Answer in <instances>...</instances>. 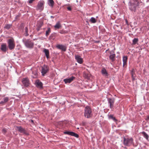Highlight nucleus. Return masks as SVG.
Wrapping results in <instances>:
<instances>
[{
  "mask_svg": "<svg viewBox=\"0 0 149 149\" xmlns=\"http://www.w3.org/2000/svg\"><path fill=\"white\" fill-rule=\"evenodd\" d=\"M92 111L91 108L88 106H86L84 109V116L88 118H91L92 116Z\"/></svg>",
  "mask_w": 149,
  "mask_h": 149,
  "instance_id": "nucleus-1",
  "label": "nucleus"
},
{
  "mask_svg": "<svg viewBox=\"0 0 149 149\" xmlns=\"http://www.w3.org/2000/svg\"><path fill=\"white\" fill-rule=\"evenodd\" d=\"M134 1V2H130L129 6L130 10L132 11L135 12L136 7L139 5V1Z\"/></svg>",
  "mask_w": 149,
  "mask_h": 149,
  "instance_id": "nucleus-2",
  "label": "nucleus"
},
{
  "mask_svg": "<svg viewBox=\"0 0 149 149\" xmlns=\"http://www.w3.org/2000/svg\"><path fill=\"white\" fill-rule=\"evenodd\" d=\"M22 41L26 47L30 49H32L33 47L34 43L30 39H23Z\"/></svg>",
  "mask_w": 149,
  "mask_h": 149,
  "instance_id": "nucleus-3",
  "label": "nucleus"
},
{
  "mask_svg": "<svg viewBox=\"0 0 149 149\" xmlns=\"http://www.w3.org/2000/svg\"><path fill=\"white\" fill-rule=\"evenodd\" d=\"M8 48L10 50L14 49L15 45L14 39L12 38L9 39L8 41Z\"/></svg>",
  "mask_w": 149,
  "mask_h": 149,
  "instance_id": "nucleus-4",
  "label": "nucleus"
},
{
  "mask_svg": "<svg viewBox=\"0 0 149 149\" xmlns=\"http://www.w3.org/2000/svg\"><path fill=\"white\" fill-rule=\"evenodd\" d=\"M133 139L132 138H124L123 143L124 145L127 146H130L133 143Z\"/></svg>",
  "mask_w": 149,
  "mask_h": 149,
  "instance_id": "nucleus-5",
  "label": "nucleus"
},
{
  "mask_svg": "<svg viewBox=\"0 0 149 149\" xmlns=\"http://www.w3.org/2000/svg\"><path fill=\"white\" fill-rule=\"evenodd\" d=\"M45 2L43 1H41L38 2L36 7L37 10H40V11H42L44 8Z\"/></svg>",
  "mask_w": 149,
  "mask_h": 149,
  "instance_id": "nucleus-6",
  "label": "nucleus"
},
{
  "mask_svg": "<svg viewBox=\"0 0 149 149\" xmlns=\"http://www.w3.org/2000/svg\"><path fill=\"white\" fill-rule=\"evenodd\" d=\"M17 130L20 132L21 133H23L24 134L28 135L29 134L28 132L23 127L21 126L17 127Z\"/></svg>",
  "mask_w": 149,
  "mask_h": 149,
  "instance_id": "nucleus-7",
  "label": "nucleus"
},
{
  "mask_svg": "<svg viewBox=\"0 0 149 149\" xmlns=\"http://www.w3.org/2000/svg\"><path fill=\"white\" fill-rule=\"evenodd\" d=\"M49 71V67L47 66L44 65L42 67L41 73L43 76H44Z\"/></svg>",
  "mask_w": 149,
  "mask_h": 149,
  "instance_id": "nucleus-8",
  "label": "nucleus"
},
{
  "mask_svg": "<svg viewBox=\"0 0 149 149\" xmlns=\"http://www.w3.org/2000/svg\"><path fill=\"white\" fill-rule=\"evenodd\" d=\"M22 82L23 85L26 87L29 86V82L28 78H23L22 79Z\"/></svg>",
  "mask_w": 149,
  "mask_h": 149,
  "instance_id": "nucleus-9",
  "label": "nucleus"
},
{
  "mask_svg": "<svg viewBox=\"0 0 149 149\" xmlns=\"http://www.w3.org/2000/svg\"><path fill=\"white\" fill-rule=\"evenodd\" d=\"M75 78V77L74 76H72L69 78H66L64 79L63 81L65 84L70 83L73 81Z\"/></svg>",
  "mask_w": 149,
  "mask_h": 149,
  "instance_id": "nucleus-10",
  "label": "nucleus"
},
{
  "mask_svg": "<svg viewBox=\"0 0 149 149\" xmlns=\"http://www.w3.org/2000/svg\"><path fill=\"white\" fill-rule=\"evenodd\" d=\"M9 100V98L8 97H4L2 100L0 102V105L3 106Z\"/></svg>",
  "mask_w": 149,
  "mask_h": 149,
  "instance_id": "nucleus-11",
  "label": "nucleus"
},
{
  "mask_svg": "<svg viewBox=\"0 0 149 149\" xmlns=\"http://www.w3.org/2000/svg\"><path fill=\"white\" fill-rule=\"evenodd\" d=\"M64 134H68L72 136H74L78 138L79 135L72 132L65 131L64 132Z\"/></svg>",
  "mask_w": 149,
  "mask_h": 149,
  "instance_id": "nucleus-12",
  "label": "nucleus"
},
{
  "mask_svg": "<svg viewBox=\"0 0 149 149\" xmlns=\"http://www.w3.org/2000/svg\"><path fill=\"white\" fill-rule=\"evenodd\" d=\"M108 103L109 104L110 107L112 109L113 107V105L115 102V99L114 98H109L108 99Z\"/></svg>",
  "mask_w": 149,
  "mask_h": 149,
  "instance_id": "nucleus-13",
  "label": "nucleus"
},
{
  "mask_svg": "<svg viewBox=\"0 0 149 149\" xmlns=\"http://www.w3.org/2000/svg\"><path fill=\"white\" fill-rule=\"evenodd\" d=\"M75 59L79 63L81 64L83 62V59L80 56L78 55H75Z\"/></svg>",
  "mask_w": 149,
  "mask_h": 149,
  "instance_id": "nucleus-14",
  "label": "nucleus"
},
{
  "mask_svg": "<svg viewBox=\"0 0 149 149\" xmlns=\"http://www.w3.org/2000/svg\"><path fill=\"white\" fill-rule=\"evenodd\" d=\"M56 47L58 49H61L63 51H65L66 49V47L65 46L62 45H58L56 46Z\"/></svg>",
  "mask_w": 149,
  "mask_h": 149,
  "instance_id": "nucleus-15",
  "label": "nucleus"
},
{
  "mask_svg": "<svg viewBox=\"0 0 149 149\" xmlns=\"http://www.w3.org/2000/svg\"><path fill=\"white\" fill-rule=\"evenodd\" d=\"M37 70L36 69H33L32 70V77L33 78H36L38 77V73Z\"/></svg>",
  "mask_w": 149,
  "mask_h": 149,
  "instance_id": "nucleus-16",
  "label": "nucleus"
},
{
  "mask_svg": "<svg viewBox=\"0 0 149 149\" xmlns=\"http://www.w3.org/2000/svg\"><path fill=\"white\" fill-rule=\"evenodd\" d=\"M36 86L40 88H42V83L39 80H37L35 82Z\"/></svg>",
  "mask_w": 149,
  "mask_h": 149,
  "instance_id": "nucleus-17",
  "label": "nucleus"
},
{
  "mask_svg": "<svg viewBox=\"0 0 149 149\" xmlns=\"http://www.w3.org/2000/svg\"><path fill=\"white\" fill-rule=\"evenodd\" d=\"M1 49L3 52H6L8 49L6 44H2L1 45Z\"/></svg>",
  "mask_w": 149,
  "mask_h": 149,
  "instance_id": "nucleus-18",
  "label": "nucleus"
},
{
  "mask_svg": "<svg viewBox=\"0 0 149 149\" xmlns=\"http://www.w3.org/2000/svg\"><path fill=\"white\" fill-rule=\"evenodd\" d=\"M127 57L126 56H124L123 57V67H126L127 65Z\"/></svg>",
  "mask_w": 149,
  "mask_h": 149,
  "instance_id": "nucleus-19",
  "label": "nucleus"
},
{
  "mask_svg": "<svg viewBox=\"0 0 149 149\" xmlns=\"http://www.w3.org/2000/svg\"><path fill=\"white\" fill-rule=\"evenodd\" d=\"M61 27V23L60 21H58L54 26V27L56 29H58Z\"/></svg>",
  "mask_w": 149,
  "mask_h": 149,
  "instance_id": "nucleus-20",
  "label": "nucleus"
},
{
  "mask_svg": "<svg viewBox=\"0 0 149 149\" xmlns=\"http://www.w3.org/2000/svg\"><path fill=\"white\" fill-rule=\"evenodd\" d=\"M116 55L115 54L110 55L109 56V59L111 60L112 62L114 61L115 60Z\"/></svg>",
  "mask_w": 149,
  "mask_h": 149,
  "instance_id": "nucleus-21",
  "label": "nucleus"
},
{
  "mask_svg": "<svg viewBox=\"0 0 149 149\" xmlns=\"http://www.w3.org/2000/svg\"><path fill=\"white\" fill-rule=\"evenodd\" d=\"M48 4L49 6L53 7L54 5V2L53 0H48Z\"/></svg>",
  "mask_w": 149,
  "mask_h": 149,
  "instance_id": "nucleus-22",
  "label": "nucleus"
},
{
  "mask_svg": "<svg viewBox=\"0 0 149 149\" xmlns=\"http://www.w3.org/2000/svg\"><path fill=\"white\" fill-rule=\"evenodd\" d=\"M131 73L132 75V78L133 80H134L135 77L134 76L135 74V71L134 68H132L131 71Z\"/></svg>",
  "mask_w": 149,
  "mask_h": 149,
  "instance_id": "nucleus-23",
  "label": "nucleus"
},
{
  "mask_svg": "<svg viewBox=\"0 0 149 149\" xmlns=\"http://www.w3.org/2000/svg\"><path fill=\"white\" fill-rule=\"evenodd\" d=\"M102 73L104 76H108V73L106 70L104 68H103L101 71Z\"/></svg>",
  "mask_w": 149,
  "mask_h": 149,
  "instance_id": "nucleus-24",
  "label": "nucleus"
},
{
  "mask_svg": "<svg viewBox=\"0 0 149 149\" xmlns=\"http://www.w3.org/2000/svg\"><path fill=\"white\" fill-rule=\"evenodd\" d=\"M143 136L147 140H148L149 136L145 132H141Z\"/></svg>",
  "mask_w": 149,
  "mask_h": 149,
  "instance_id": "nucleus-25",
  "label": "nucleus"
},
{
  "mask_svg": "<svg viewBox=\"0 0 149 149\" xmlns=\"http://www.w3.org/2000/svg\"><path fill=\"white\" fill-rule=\"evenodd\" d=\"M44 51L45 53L46 57L47 58H48L49 56V50L47 49H45L44 50Z\"/></svg>",
  "mask_w": 149,
  "mask_h": 149,
  "instance_id": "nucleus-26",
  "label": "nucleus"
},
{
  "mask_svg": "<svg viewBox=\"0 0 149 149\" xmlns=\"http://www.w3.org/2000/svg\"><path fill=\"white\" fill-rule=\"evenodd\" d=\"M89 21L92 23H95L96 22V20L94 17H91L89 20Z\"/></svg>",
  "mask_w": 149,
  "mask_h": 149,
  "instance_id": "nucleus-27",
  "label": "nucleus"
},
{
  "mask_svg": "<svg viewBox=\"0 0 149 149\" xmlns=\"http://www.w3.org/2000/svg\"><path fill=\"white\" fill-rule=\"evenodd\" d=\"M51 32V29L50 28H48L46 32V36H47Z\"/></svg>",
  "mask_w": 149,
  "mask_h": 149,
  "instance_id": "nucleus-28",
  "label": "nucleus"
},
{
  "mask_svg": "<svg viewBox=\"0 0 149 149\" xmlns=\"http://www.w3.org/2000/svg\"><path fill=\"white\" fill-rule=\"evenodd\" d=\"M24 31L25 32V36H29V34L28 33V29L27 27H26L24 29Z\"/></svg>",
  "mask_w": 149,
  "mask_h": 149,
  "instance_id": "nucleus-29",
  "label": "nucleus"
},
{
  "mask_svg": "<svg viewBox=\"0 0 149 149\" xmlns=\"http://www.w3.org/2000/svg\"><path fill=\"white\" fill-rule=\"evenodd\" d=\"M138 39L137 38H134L133 40V44L134 45L136 44L138 42Z\"/></svg>",
  "mask_w": 149,
  "mask_h": 149,
  "instance_id": "nucleus-30",
  "label": "nucleus"
},
{
  "mask_svg": "<svg viewBox=\"0 0 149 149\" xmlns=\"http://www.w3.org/2000/svg\"><path fill=\"white\" fill-rule=\"evenodd\" d=\"M110 118H111L113 120L116 121H117V120L116 119V118L115 117L113 116V115H110L109 116V117Z\"/></svg>",
  "mask_w": 149,
  "mask_h": 149,
  "instance_id": "nucleus-31",
  "label": "nucleus"
},
{
  "mask_svg": "<svg viewBox=\"0 0 149 149\" xmlns=\"http://www.w3.org/2000/svg\"><path fill=\"white\" fill-rule=\"evenodd\" d=\"M11 26V25L9 24H7L6 25L5 27H4V28L7 29H8L10 28Z\"/></svg>",
  "mask_w": 149,
  "mask_h": 149,
  "instance_id": "nucleus-32",
  "label": "nucleus"
},
{
  "mask_svg": "<svg viewBox=\"0 0 149 149\" xmlns=\"http://www.w3.org/2000/svg\"><path fill=\"white\" fill-rule=\"evenodd\" d=\"M2 132L4 134L6 133V129L3 128L2 130Z\"/></svg>",
  "mask_w": 149,
  "mask_h": 149,
  "instance_id": "nucleus-33",
  "label": "nucleus"
},
{
  "mask_svg": "<svg viewBox=\"0 0 149 149\" xmlns=\"http://www.w3.org/2000/svg\"><path fill=\"white\" fill-rule=\"evenodd\" d=\"M59 33L61 34H64L65 33V32L63 30H61L60 31Z\"/></svg>",
  "mask_w": 149,
  "mask_h": 149,
  "instance_id": "nucleus-34",
  "label": "nucleus"
},
{
  "mask_svg": "<svg viewBox=\"0 0 149 149\" xmlns=\"http://www.w3.org/2000/svg\"><path fill=\"white\" fill-rule=\"evenodd\" d=\"M35 0H29L28 2L29 3H31Z\"/></svg>",
  "mask_w": 149,
  "mask_h": 149,
  "instance_id": "nucleus-35",
  "label": "nucleus"
},
{
  "mask_svg": "<svg viewBox=\"0 0 149 149\" xmlns=\"http://www.w3.org/2000/svg\"><path fill=\"white\" fill-rule=\"evenodd\" d=\"M67 8V9H68V10H70V11L71 10H72V9L70 7H68Z\"/></svg>",
  "mask_w": 149,
  "mask_h": 149,
  "instance_id": "nucleus-36",
  "label": "nucleus"
},
{
  "mask_svg": "<svg viewBox=\"0 0 149 149\" xmlns=\"http://www.w3.org/2000/svg\"><path fill=\"white\" fill-rule=\"evenodd\" d=\"M20 15H17L16 16V17H15L16 19H17L19 17H20Z\"/></svg>",
  "mask_w": 149,
  "mask_h": 149,
  "instance_id": "nucleus-37",
  "label": "nucleus"
},
{
  "mask_svg": "<svg viewBox=\"0 0 149 149\" xmlns=\"http://www.w3.org/2000/svg\"><path fill=\"white\" fill-rule=\"evenodd\" d=\"M146 119L147 120H149V116H147Z\"/></svg>",
  "mask_w": 149,
  "mask_h": 149,
  "instance_id": "nucleus-38",
  "label": "nucleus"
},
{
  "mask_svg": "<svg viewBox=\"0 0 149 149\" xmlns=\"http://www.w3.org/2000/svg\"><path fill=\"white\" fill-rule=\"evenodd\" d=\"M125 21H126V23L127 24V22H128L127 20L126 19L125 20Z\"/></svg>",
  "mask_w": 149,
  "mask_h": 149,
  "instance_id": "nucleus-39",
  "label": "nucleus"
},
{
  "mask_svg": "<svg viewBox=\"0 0 149 149\" xmlns=\"http://www.w3.org/2000/svg\"><path fill=\"white\" fill-rule=\"evenodd\" d=\"M51 18H54V17H53L52 16H51Z\"/></svg>",
  "mask_w": 149,
  "mask_h": 149,
  "instance_id": "nucleus-40",
  "label": "nucleus"
},
{
  "mask_svg": "<svg viewBox=\"0 0 149 149\" xmlns=\"http://www.w3.org/2000/svg\"><path fill=\"white\" fill-rule=\"evenodd\" d=\"M133 1H139L138 0H133Z\"/></svg>",
  "mask_w": 149,
  "mask_h": 149,
  "instance_id": "nucleus-41",
  "label": "nucleus"
},
{
  "mask_svg": "<svg viewBox=\"0 0 149 149\" xmlns=\"http://www.w3.org/2000/svg\"><path fill=\"white\" fill-rule=\"evenodd\" d=\"M78 0H76L77 1V2H78V1H77Z\"/></svg>",
  "mask_w": 149,
  "mask_h": 149,
  "instance_id": "nucleus-42",
  "label": "nucleus"
},
{
  "mask_svg": "<svg viewBox=\"0 0 149 149\" xmlns=\"http://www.w3.org/2000/svg\"><path fill=\"white\" fill-rule=\"evenodd\" d=\"M39 30V29H38V31Z\"/></svg>",
  "mask_w": 149,
  "mask_h": 149,
  "instance_id": "nucleus-43",
  "label": "nucleus"
}]
</instances>
